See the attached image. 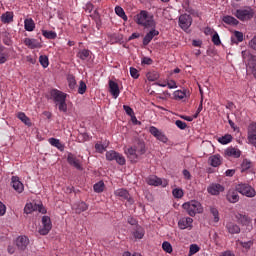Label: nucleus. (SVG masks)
Returning <instances> with one entry per match:
<instances>
[{"mask_svg": "<svg viewBox=\"0 0 256 256\" xmlns=\"http://www.w3.org/2000/svg\"><path fill=\"white\" fill-rule=\"evenodd\" d=\"M50 95L59 111L67 113V94L60 90L52 89Z\"/></svg>", "mask_w": 256, "mask_h": 256, "instance_id": "obj_1", "label": "nucleus"}, {"mask_svg": "<svg viewBox=\"0 0 256 256\" xmlns=\"http://www.w3.org/2000/svg\"><path fill=\"white\" fill-rule=\"evenodd\" d=\"M134 21L137 25H141L146 29L155 27V20H153V16L149 15V12L142 10L136 16H134Z\"/></svg>", "mask_w": 256, "mask_h": 256, "instance_id": "obj_2", "label": "nucleus"}, {"mask_svg": "<svg viewBox=\"0 0 256 256\" xmlns=\"http://www.w3.org/2000/svg\"><path fill=\"white\" fill-rule=\"evenodd\" d=\"M182 207L190 217H195V215L203 213V205L197 200L185 202Z\"/></svg>", "mask_w": 256, "mask_h": 256, "instance_id": "obj_3", "label": "nucleus"}, {"mask_svg": "<svg viewBox=\"0 0 256 256\" xmlns=\"http://www.w3.org/2000/svg\"><path fill=\"white\" fill-rule=\"evenodd\" d=\"M234 15L237 19H239V21H251V19L255 17V10L249 6H245L237 9Z\"/></svg>", "mask_w": 256, "mask_h": 256, "instance_id": "obj_4", "label": "nucleus"}, {"mask_svg": "<svg viewBox=\"0 0 256 256\" xmlns=\"http://www.w3.org/2000/svg\"><path fill=\"white\" fill-rule=\"evenodd\" d=\"M242 59H244L246 63V71L247 73H251L252 71H256V56L251 54L248 50L242 51Z\"/></svg>", "mask_w": 256, "mask_h": 256, "instance_id": "obj_5", "label": "nucleus"}, {"mask_svg": "<svg viewBox=\"0 0 256 256\" xmlns=\"http://www.w3.org/2000/svg\"><path fill=\"white\" fill-rule=\"evenodd\" d=\"M236 191L245 195L246 197H255L256 191L255 188L251 187L249 184L240 183L236 186Z\"/></svg>", "mask_w": 256, "mask_h": 256, "instance_id": "obj_6", "label": "nucleus"}, {"mask_svg": "<svg viewBox=\"0 0 256 256\" xmlns=\"http://www.w3.org/2000/svg\"><path fill=\"white\" fill-rule=\"evenodd\" d=\"M106 159H107V161H116V163H118V165H125V163H126L125 156L122 154H119L115 150L107 151Z\"/></svg>", "mask_w": 256, "mask_h": 256, "instance_id": "obj_7", "label": "nucleus"}, {"mask_svg": "<svg viewBox=\"0 0 256 256\" xmlns=\"http://www.w3.org/2000/svg\"><path fill=\"white\" fill-rule=\"evenodd\" d=\"M193 23V18L191 17V15L188 14H182L179 17V27H181V29H183V31H187V29H189V27H191Z\"/></svg>", "mask_w": 256, "mask_h": 256, "instance_id": "obj_8", "label": "nucleus"}, {"mask_svg": "<svg viewBox=\"0 0 256 256\" xmlns=\"http://www.w3.org/2000/svg\"><path fill=\"white\" fill-rule=\"evenodd\" d=\"M42 225L43 227L39 229L40 235H48L49 231H51L53 227V224L51 223V218L49 216H43Z\"/></svg>", "mask_w": 256, "mask_h": 256, "instance_id": "obj_9", "label": "nucleus"}, {"mask_svg": "<svg viewBox=\"0 0 256 256\" xmlns=\"http://www.w3.org/2000/svg\"><path fill=\"white\" fill-rule=\"evenodd\" d=\"M67 162L72 167H75V169H77L78 171H83V165H81V161L77 159V157H75V155H73L72 153L68 154Z\"/></svg>", "mask_w": 256, "mask_h": 256, "instance_id": "obj_10", "label": "nucleus"}, {"mask_svg": "<svg viewBox=\"0 0 256 256\" xmlns=\"http://www.w3.org/2000/svg\"><path fill=\"white\" fill-rule=\"evenodd\" d=\"M207 191L210 195H219L225 191V187L221 184L212 183L208 186Z\"/></svg>", "mask_w": 256, "mask_h": 256, "instance_id": "obj_11", "label": "nucleus"}, {"mask_svg": "<svg viewBox=\"0 0 256 256\" xmlns=\"http://www.w3.org/2000/svg\"><path fill=\"white\" fill-rule=\"evenodd\" d=\"M149 131L151 135H153V137H156L158 139V141H161L162 143H167V136H165L163 132L157 129V127L152 126L150 127Z\"/></svg>", "mask_w": 256, "mask_h": 256, "instance_id": "obj_12", "label": "nucleus"}, {"mask_svg": "<svg viewBox=\"0 0 256 256\" xmlns=\"http://www.w3.org/2000/svg\"><path fill=\"white\" fill-rule=\"evenodd\" d=\"M15 243L19 251H25L27 249V245H29V238H27V236H19Z\"/></svg>", "mask_w": 256, "mask_h": 256, "instance_id": "obj_13", "label": "nucleus"}, {"mask_svg": "<svg viewBox=\"0 0 256 256\" xmlns=\"http://www.w3.org/2000/svg\"><path fill=\"white\" fill-rule=\"evenodd\" d=\"M148 185H153L154 187H159V185H162V187H167V181L161 180V178L157 176H150L147 178Z\"/></svg>", "mask_w": 256, "mask_h": 256, "instance_id": "obj_14", "label": "nucleus"}, {"mask_svg": "<svg viewBox=\"0 0 256 256\" xmlns=\"http://www.w3.org/2000/svg\"><path fill=\"white\" fill-rule=\"evenodd\" d=\"M125 153L128 159L131 161V163H137V161H139L140 156L134 147L128 148L127 150H125Z\"/></svg>", "mask_w": 256, "mask_h": 256, "instance_id": "obj_15", "label": "nucleus"}, {"mask_svg": "<svg viewBox=\"0 0 256 256\" xmlns=\"http://www.w3.org/2000/svg\"><path fill=\"white\" fill-rule=\"evenodd\" d=\"M114 195H116V197H120L121 199H125L128 201V203H133V198H131V195H129V192L126 189H118L114 192Z\"/></svg>", "mask_w": 256, "mask_h": 256, "instance_id": "obj_16", "label": "nucleus"}, {"mask_svg": "<svg viewBox=\"0 0 256 256\" xmlns=\"http://www.w3.org/2000/svg\"><path fill=\"white\" fill-rule=\"evenodd\" d=\"M179 229H189V227H193V218L184 217L178 221Z\"/></svg>", "mask_w": 256, "mask_h": 256, "instance_id": "obj_17", "label": "nucleus"}, {"mask_svg": "<svg viewBox=\"0 0 256 256\" xmlns=\"http://www.w3.org/2000/svg\"><path fill=\"white\" fill-rule=\"evenodd\" d=\"M109 92L114 97V99H117V97H119V93H121V91L119 90V84H117V82H115L113 80H110L109 81Z\"/></svg>", "mask_w": 256, "mask_h": 256, "instance_id": "obj_18", "label": "nucleus"}, {"mask_svg": "<svg viewBox=\"0 0 256 256\" xmlns=\"http://www.w3.org/2000/svg\"><path fill=\"white\" fill-rule=\"evenodd\" d=\"M208 162L211 167H219L223 163V158L221 155L215 154L209 157Z\"/></svg>", "mask_w": 256, "mask_h": 256, "instance_id": "obj_19", "label": "nucleus"}, {"mask_svg": "<svg viewBox=\"0 0 256 256\" xmlns=\"http://www.w3.org/2000/svg\"><path fill=\"white\" fill-rule=\"evenodd\" d=\"M11 185L13 189L17 191V193H23L24 186L23 183L19 181V177L13 176L11 179Z\"/></svg>", "mask_w": 256, "mask_h": 256, "instance_id": "obj_20", "label": "nucleus"}, {"mask_svg": "<svg viewBox=\"0 0 256 256\" xmlns=\"http://www.w3.org/2000/svg\"><path fill=\"white\" fill-rule=\"evenodd\" d=\"M157 35H159V32L157 30H150L143 39V45H148L149 43H151V41H153V38L157 37Z\"/></svg>", "mask_w": 256, "mask_h": 256, "instance_id": "obj_21", "label": "nucleus"}, {"mask_svg": "<svg viewBox=\"0 0 256 256\" xmlns=\"http://www.w3.org/2000/svg\"><path fill=\"white\" fill-rule=\"evenodd\" d=\"M226 229H227L228 233H230L231 235L241 233V228L233 222H228L226 224Z\"/></svg>", "mask_w": 256, "mask_h": 256, "instance_id": "obj_22", "label": "nucleus"}, {"mask_svg": "<svg viewBox=\"0 0 256 256\" xmlns=\"http://www.w3.org/2000/svg\"><path fill=\"white\" fill-rule=\"evenodd\" d=\"M226 199L229 203H237L239 201V193L237 190H229L226 195Z\"/></svg>", "mask_w": 256, "mask_h": 256, "instance_id": "obj_23", "label": "nucleus"}, {"mask_svg": "<svg viewBox=\"0 0 256 256\" xmlns=\"http://www.w3.org/2000/svg\"><path fill=\"white\" fill-rule=\"evenodd\" d=\"M24 44L26 45V47H29V49H39V47H41L39 41L31 38H25Z\"/></svg>", "mask_w": 256, "mask_h": 256, "instance_id": "obj_24", "label": "nucleus"}, {"mask_svg": "<svg viewBox=\"0 0 256 256\" xmlns=\"http://www.w3.org/2000/svg\"><path fill=\"white\" fill-rule=\"evenodd\" d=\"M48 143H50L52 147H56L59 151H65V144L61 143L60 139L50 138L48 139Z\"/></svg>", "mask_w": 256, "mask_h": 256, "instance_id": "obj_25", "label": "nucleus"}, {"mask_svg": "<svg viewBox=\"0 0 256 256\" xmlns=\"http://www.w3.org/2000/svg\"><path fill=\"white\" fill-rule=\"evenodd\" d=\"M243 32L234 31V35L231 37L232 45H239V43H243Z\"/></svg>", "mask_w": 256, "mask_h": 256, "instance_id": "obj_26", "label": "nucleus"}, {"mask_svg": "<svg viewBox=\"0 0 256 256\" xmlns=\"http://www.w3.org/2000/svg\"><path fill=\"white\" fill-rule=\"evenodd\" d=\"M132 235L134 239H143V237H145V229L139 225H136Z\"/></svg>", "mask_w": 256, "mask_h": 256, "instance_id": "obj_27", "label": "nucleus"}, {"mask_svg": "<svg viewBox=\"0 0 256 256\" xmlns=\"http://www.w3.org/2000/svg\"><path fill=\"white\" fill-rule=\"evenodd\" d=\"M228 157H234L235 159L241 157V150L237 148L230 147L225 151Z\"/></svg>", "mask_w": 256, "mask_h": 256, "instance_id": "obj_28", "label": "nucleus"}, {"mask_svg": "<svg viewBox=\"0 0 256 256\" xmlns=\"http://www.w3.org/2000/svg\"><path fill=\"white\" fill-rule=\"evenodd\" d=\"M236 219L238 223H241V225L247 226L251 223V218L247 217V215L237 214Z\"/></svg>", "mask_w": 256, "mask_h": 256, "instance_id": "obj_29", "label": "nucleus"}, {"mask_svg": "<svg viewBox=\"0 0 256 256\" xmlns=\"http://www.w3.org/2000/svg\"><path fill=\"white\" fill-rule=\"evenodd\" d=\"M8 59L9 54L5 52V46L0 44V65H3V63H7Z\"/></svg>", "mask_w": 256, "mask_h": 256, "instance_id": "obj_30", "label": "nucleus"}, {"mask_svg": "<svg viewBox=\"0 0 256 256\" xmlns=\"http://www.w3.org/2000/svg\"><path fill=\"white\" fill-rule=\"evenodd\" d=\"M222 21L224 23H226V25H239V20H237V18L233 17V16H224L222 18Z\"/></svg>", "mask_w": 256, "mask_h": 256, "instance_id": "obj_31", "label": "nucleus"}, {"mask_svg": "<svg viewBox=\"0 0 256 256\" xmlns=\"http://www.w3.org/2000/svg\"><path fill=\"white\" fill-rule=\"evenodd\" d=\"M74 209L76 213L80 214V213H83L84 211H87V209H89V206L85 202H80L74 205Z\"/></svg>", "mask_w": 256, "mask_h": 256, "instance_id": "obj_32", "label": "nucleus"}, {"mask_svg": "<svg viewBox=\"0 0 256 256\" xmlns=\"http://www.w3.org/2000/svg\"><path fill=\"white\" fill-rule=\"evenodd\" d=\"M2 23H12L13 21V12H5L1 16Z\"/></svg>", "mask_w": 256, "mask_h": 256, "instance_id": "obj_33", "label": "nucleus"}, {"mask_svg": "<svg viewBox=\"0 0 256 256\" xmlns=\"http://www.w3.org/2000/svg\"><path fill=\"white\" fill-rule=\"evenodd\" d=\"M17 117H18V119H20V121H22V123H24L28 127H31V119H29V117H27V115H25V113L20 112V113H18Z\"/></svg>", "mask_w": 256, "mask_h": 256, "instance_id": "obj_34", "label": "nucleus"}, {"mask_svg": "<svg viewBox=\"0 0 256 256\" xmlns=\"http://www.w3.org/2000/svg\"><path fill=\"white\" fill-rule=\"evenodd\" d=\"M134 149L138 156L141 157V155H145V143L139 142L136 146H134Z\"/></svg>", "mask_w": 256, "mask_h": 256, "instance_id": "obj_35", "label": "nucleus"}, {"mask_svg": "<svg viewBox=\"0 0 256 256\" xmlns=\"http://www.w3.org/2000/svg\"><path fill=\"white\" fill-rule=\"evenodd\" d=\"M32 211H39V213H42L43 215H45V213H47V209H45V207H43V204H37V203H32Z\"/></svg>", "mask_w": 256, "mask_h": 256, "instance_id": "obj_36", "label": "nucleus"}, {"mask_svg": "<svg viewBox=\"0 0 256 256\" xmlns=\"http://www.w3.org/2000/svg\"><path fill=\"white\" fill-rule=\"evenodd\" d=\"M210 213L213 217L214 223H219V210L214 206H210Z\"/></svg>", "mask_w": 256, "mask_h": 256, "instance_id": "obj_37", "label": "nucleus"}, {"mask_svg": "<svg viewBox=\"0 0 256 256\" xmlns=\"http://www.w3.org/2000/svg\"><path fill=\"white\" fill-rule=\"evenodd\" d=\"M218 141L222 145H227V143H231V141H233V136H231V134H226V135L218 138Z\"/></svg>", "mask_w": 256, "mask_h": 256, "instance_id": "obj_38", "label": "nucleus"}, {"mask_svg": "<svg viewBox=\"0 0 256 256\" xmlns=\"http://www.w3.org/2000/svg\"><path fill=\"white\" fill-rule=\"evenodd\" d=\"M24 27L26 31H33L35 29V22H33V19H26L24 21Z\"/></svg>", "mask_w": 256, "mask_h": 256, "instance_id": "obj_39", "label": "nucleus"}, {"mask_svg": "<svg viewBox=\"0 0 256 256\" xmlns=\"http://www.w3.org/2000/svg\"><path fill=\"white\" fill-rule=\"evenodd\" d=\"M115 13L118 17H121L123 21H127V15L125 14V10H123L120 6L115 7Z\"/></svg>", "mask_w": 256, "mask_h": 256, "instance_id": "obj_40", "label": "nucleus"}, {"mask_svg": "<svg viewBox=\"0 0 256 256\" xmlns=\"http://www.w3.org/2000/svg\"><path fill=\"white\" fill-rule=\"evenodd\" d=\"M67 81H68V87L69 89H75V87H77V81L75 80V76L73 75H68L67 77Z\"/></svg>", "mask_w": 256, "mask_h": 256, "instance_id": "obj_41", "label": "nucleus"}, {"mask_svg": "<svg viewBox=\"0 0 256 256\" xmlns=\"http://www.w3.org/2000/svg\"><path fill=\"white\" fill-rule=\"evenodd\" d=\"M252 165H253V163L251 162V160L244 159L241 164L242 173L245 171H248V169H251Z\"/></svg>", "mask_w": 256, "mask_h": 256, "instance_id": "obj_42", "label": "nucleus"}, {"mask_svg": "<svg viewBox=\"0 0 256 256\" xmlns=\"http://www.w3.org/2000/svg\"><path fill=\"white\" fill-rule=\"evenodd\" d=\"M42 35L46 37V39H57V33L54 31L43 30Z\"/></svg>", "mask_w": 256, "mask_h": 256, "instance_id": "obj_43", "label": "nucleus"}, {"mask_svg": "<svg viewBox=\"0 0 256 256\" xmlns=\"http://www.w3.org/2000/svg\"><path fill=\"white\" fill-rule=\"evenodd\" d=\"M89 55H90L89 50L83 49V50L78 52L77 57L79 59H81L82 61H85V59H88Z\"/></svg>", "mask_w": 256, "mask_h": 256, "instance_id": "obj_44", "label": "nucleus"}, {"mask_svg": "<svg viewBox=\"0 0 256 256\" xmlns=\"http://www.w3.org/2000/svg\"><path fill=\"white\" fill-rule=\"evenodd\" d=\"M104 189H105V183H103V181H100L94 184L95 193H103Z\"/></svg>", "mask_w": 256, "mask_h": 256, "instance_id": "obj_45", "label": "nucleus"}, {"mask_svg": "<svg viewBox=\"0 0 256 256\" xmlns=\"http://www.w3.org/2000/svg\"><path fill=\"white\" fill-rule=\"evenodd\" d=\"M146 77L148 81H157V79H159V73L155 71L148 72Z\"/></svg>", "mask_w": 256, "mask_h": 256, "instance_id": "obj_46", "label": "nucleus"}, {"mask_svg": "<svg viewBox=\"0 0 256 256\" xmlns=\"http://www.w3.org/2000/svg\"><path fill=\"white\" fill-rule=\"evenodd\" d=\"M162 249L165 253H173V246L167 241L162 243Z\"/></svg>", "mask_w": 256, "mask_h": 256, "instance_id": "obj_47", "label": "nucleus"}, {"mask_svg": "<svg viewBox=\"0 0 256 256\" xmlns=\"http://www.w3.org/2000/svg\"><path fill=\"white\" fill-rule=\"evenodd\" d=\"M39 62L42 65V67H44V69H47V67H49V58L47 56L41 55L39 57Z\"/></svg>", "mask_w": 256, "mask_h": 256, "instance_id": "obj_48", "label": "nucleus"}, {"mask_svg": "<svg viewBox=\"0 0 256 256\" xmlns=\"http://www.w3.org/2000/svg\"><path fill=\"white\" fill-rule=\"evenodd\" d=\"M240 247H243L246 251H249L253 247V241L243 242L239 241Z\"/></svg>", "mask_w": 256, "mask_h": 256, "instance_id": "obj_49", "label": "nucleus"}, {"mask_svg": "<svg viewBox=\"0 0 256 256\" xmlns=\"http://www.w3.org/2000/svg\"><path fill=\"white\" fill-rule=\"evenodd\" d=\"M172 195L173 197H175V199H181V197H183V190L179 188H175L172 191Z\"/></svg>", "mask_w": 256, "mask_h": 256, "instance_id": "obj_50", "label": "nucleus"}, {"mask_svg": "<svg viewBox=\"0 0 256 256\" xmlns=\"http://www.w3.org/2000/svg\"><path fill=\"white\" fill-rule=\"evenodd\" d=\"M85 91H87V84H85L83 82V80L80 81V84H79V88H78V93L80 95H83L85 93Z\"/></svg>", "mask_w": 256, "mask_h": 256, "instance_id": "obj_51", "label": "nucleus"}, {"mask_svg": "<svg viewBox=\"0 0 256 256\" xmlns=\"http://www.w3.org/2000/svg\"><path fill=\"white\" fill-rule=\"evenodd\" d=\"M248 135H256V123L253 122L248 126Z\"/></svg>", "mask_w": 256, "mask_h": 256, "instance_id": "obj_52", "label": "nucleus"}, {"mask_svg": "<svg viewBox=\"0 0 256 256\" xmlns=\"http://www.w3.org/2000/svg\"><path fill=\"white\" fill-rule=\"evenodd\" d=\"M212 43H214V45H221V38H219V34L217 32L214 33V35L212 36Z\"/></svg>", "mask_w": 256, "mask_h": 256, "instance_id": "obj_53", "label": "nucleus"}, {"mask_svg": "<svg viewBox=\"0 0 256 256\" xmlns=\"http://www.w3.org/2000/svg\"><path fill=\"white\" fill-rule=\"evenodd\" d=\"M174 97H175V99H185L186 94H185V92H183L181 90H177L174 92Z\"/></svg>", "mask_w": 256, "mask_h": 256, "instance_id": "obj_54", "label": "nucleus"}, {"mask_svg": "<svg viewBox=\"0 0 256 256\" xmlns=\"http://www.w3.org/2000/svg\"><path fill=\"white\" fill-rule=\"evenodd\" d=\"M130 75L133 79H139V70H137V68L130 67Z\"/></svg>", "mask_w": 256, "mask_h": 256, "instance_id": "obj_55", "label": "nucleus"}, {"mask_svg": "<svg viewBox=\"0 0 256 256\" xmlns=\"http://www.w3.org/2000/svg\"><path fill=\"white\" fill-rule=\"evenodd\" d=\"M175 125L178 127V129H187V123L181 120H176Z\"/></svg>", "mask_w": 256, "mask_h": 256, "instance_id": "obj_56", "label": "nucleus"}, {"mask_svg": "<svg viewBox=\"0 0 256 256\" xmlns=\"http://www.w3.org/2000/svg\"><path fill=\"white\" fill-rule=\"evenodd\" d=\"M24 213H26V215L33 213V203L26 204V206L24 207Z\"/></svg>", "mask_w": 256, "mask_h": 256, "instance_id": "obj_57", "label": "nucleus"}, {"mask_svg": "<svg viewBox=\"0 0 256 256\" xmlns=\"http://www.w3.org/2000/svg\"><path fill=\"white\" fill-rule=\"evenodd\" d=\"M248 47L253 51H256V35L249 41Z\"/></svg>", "mask_w": 256, "mask_h": 256, "instance_id": "obj_58", "label": "nucleus"}, {"mask_svg": "<svg viewBox=\"0 0 256 256\" xmlns=\"http://www.w3.org/2000/svg\"><path fill=\"white\" fill-rule=\"evenodd\" d=\"M95 149H96L97 153H103L105 151V149H107V147H105L103 144L96 143Z\"/></svg>", "mask_w": 256, "mask_h": 256, "instance_id": "obj_59", "label": "nucleus"}, {"mask_svg": "<svg viewBox=\"0 0 256 256\" xmlns=\"http://www.w3.org/2000/svg\"><path fill=\"white\" fill-rule=\"evenodd\" d=\"M189 253H190V255H195V253H199V246H197V244H192L190 246Z\"/></svg>", "mask_w": 256, "mask_h": 256, "instance_id": "obj_60", "label": "nucleus"}, {"mask_svg": "<svg viewBox=\"0 0 256 256\" xmlns=\"http://www.w3.org/2000/svg\"><path fill=\"white\" fill-rule=\"evenodd\" d=\"M168 89H177V82L175 80H169L167 82Z\"/></svg>", "mask_w": 256, "mask_h": 256, "instance_id": "obj_61", "label": "nucleus"}, {"mask_svg": "<svg viewBox=\"0 0 256 256\" xmlns=\"http://www.w3.org/2000/svg\"><path fill=\"white\" fill-rule=\"evenodd\" d=\"M248 141L249 143H251V145H254V147H256V134L248 135Z\"/></svg>", "mask_w": 256, "mask_h": 256, "instance_id": "obj_62", "label": "nucleus"}, {"mask_svg": "<svg viewBox=\"0 0 256 256\" xmlns=\"http://www.w3.org/2000/svg\"><path fill=\"white\" fill-rule=\"evenodd\" d=\"M94 7H95V6H94L91 2H89V3L86 4L85 10H86V12H88V13H92Z\"/></svg>", "mask_w": 256, "mask_h": 256, "instance_id": "obj_63", "label": "nucleus"}, {"mask_svg": "<svg viewBox=\"0 0 256 256\" xmlns=\"http://www.w3.org/2000/svg\"><path fill=\"white\" fill-rule=\"evenodd\" d=\"M124 111H126L127 115H129L131 117V115H133V109L127 105L123 106Z\"/></svg>", "mask_w": 256, "mask_h": 256, "instance_id": "obj_64", "label": "nucleus"}]
</instances>
